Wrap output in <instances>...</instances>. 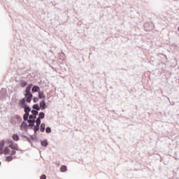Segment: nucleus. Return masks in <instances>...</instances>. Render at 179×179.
<instances>
[{
	"mask_svg": "<svg viewBox=\"0 0 179 179\" xmlns=\"http://www.w3.org/2000/svg\"><path fill=\"white\" fill-rule=\"evenodd\" d=\"M34 118H36V117H34L33 115H31L29 116V120H28L29 124H31V122H34Z\"/></svg>",
	"mask_w": 179,
	"mask_h": 179,
	"instance_id": "9d476101",
	"label": "nucleus"
},
{
	"mask_svg": "<svg viewBox=\"0 0 179 179\" xmlns=\"http://www.w3.org/2000/svg\"><path fill=\"white\" fill-rule=\"evenodd\" d=\"M3 153H4V155H10V150H9V148L6 147L3 150Z\"/></svg>",
	"mask_w": 179,
	"mask_h": 179,
	"instance_id": "0eeeda50",
	"label": "nucleus"
},
{
	"mask_svg": "<svg viewBox=\"0 0 179 179\" xmlns=\"http://www.w3.org/2000/svg\"><path fill=\"white\" fill-rule=\"evenodd\" d=\"M27 82L22 81V82L21 83V86H22V87H24L27 86Z\"/></svg>",
	"mask_w": 179,
	"mask_h": 179,
	"instance_id": "412c9836",
	"label": "nucleus"
},
{
	"mask_svg": "<svg viewBox=\"0 0 179 179\" xmlns=\"http://www.w3.org/2000/svg\"><path fill=\"white\" fill-rule=\"evenodd\" d=\"M36 123V125L40 126V124H41V120H40V118H37Z\"/></svg>",
	"mask_w": 179,
	"mask_h": 179,
	"instance_id": "aec40b11",
	"label": "nucleus"
},
{
	"mask_svg": "<svg viewBox=\"0 0 179 179\" xmlns=\"http://www.w3.org/2000/svg\"><path fill=\"white\" fill-rule=\"evenodd\" d=\"M24 113L25 114H29V113H30V111H31V109H30L29 107H24Z\"/></svg>",
	"mask_w": 179,
	"mask_h": 179,
	"instance_id": "ddd939ff",
	"label": "nucleus"
},
{
	"mask_svg": "<svg viewBox=\"0 0 179 179\" xmlns=\"http://www.w3.org/2000/svg\"><path fill=\"white\" fill-rule=\"evenodd\" d=\"M41 132H44V131H45V124L42 123L41 124Z\"/></svg>",
	"mask_w": 179,
	"mask_h": 179,
	"instance_id": "4468645a",
	"label": "nucleus"
},
{
	"mask_svg": "<svg viewBox=\"0 0 179 179\" xmlns=\"http://www.w3.org/2000/svg\"><path fill=\"white\" fill-rule=\"evenodd\" d=\"M38 99H45V95H44V93L41 91L38 92Z\"/></svg>",
	"mask_w": 179,
	"mask_h": 179,
	"instance_id": "1a4fd4ad",
	"label": "nucleus"
},
{
	"mask_svg": "<svg viewBox=\"0 0 179 179\" xmlns=\"http://www.w3.org/2000/svg\"><path fill=\"white\" fill-rule=\"evenodd\" d=\"M45 178H47V176L45 175H42L41 176V179H45Z\"/></svg>",
	"mask_w": 179,
	"mask_h": 179,
	"instance_id": "393cba45",
	"label": "nucleus"
},
{
	"mask_svg": "<svg viewBox=\"0 0 179 179\" xmlns=\"http://www.w3.org/2000/svg\"><path fill=\"white\" fill-rule=\"evenodd\" d=\"M38 129H40V126H38V125H36L35 127H34V131H38Z\"/></svg>",
	"mask_w": 179,
	"mask_h": 179,
	"instance_id": "5701e85b",
	"label": "nucleus"
},
{
	"mask_svg": "<svg viewBox=\"0 0 179 179\" xmlns=\"http://www.w3.org/2000/svg\"><path fill=\"white\" fill-rule=\"evenodd\" d=\"M32 92H34V93H36V92H40V87H38V86H34L33 87H32Z\"/></svg>",
	"mask_w": 179,
	"mask_h": 179,
	"instance_id": "6e6552de",
	"label": "nucleus"
},
{
	"mask_svg": "<svg viewBox=\"0 0 179 179\" xmlns=\"http://www.w3.org/2000/svg\"><path fill=\"white\" fill-rule=\"evenodd\" d=\"M41 145L42 146H44L45 148H46V146L48 145V143H47V141H42Z\"/></svg>",
	"mask_w": 179,
	"mask_h": 179,
	"instance_id": "6ab92c4d",
	"label": "nucleus"
},
{
	"mask_svg": "<svg viewBox=\"0 0 179 179\" xmlns=\"http://www.w3.org/2000/svg\"><path fill=\"white\" fill-rule=\"evenodd\" d=\"M37 101H38V98H34V102L37 103Z\"/></svg>",
	"mask_w": 179,
	"mask_h": 179,
	"instance_id": "a878e982",
	"label": "nucleus"
},
{
	"mask_svg": "<svg viewBox=\"0 0 179 179\" xmlns=\"http://www.w3.org/2000/svg\"><path fill=\"white\" fill-rule=\"evenodd\" d=\"M40 108L41 110H45V108H47V105L45 104V101H41L40 102Z\"/></svg>",
	"mask_w": 179,
	"mask_h": 179,
	"instance_id": "423d86ee",
	"label": "nucleus"
},
{
	"mask_svg": "<svg viewBox=\"0 0 179 179\" xmlns=\"http://www.w3.org/2000/svg\"><path fill=\"white\" fill-rule=\"evenodd\" d=\"M46 132H47V134H50V132H51V128L47 127V128H46Z\"/></svg>",
	"mask_w": 179,
	"mask_h": 179,
	"instance_id": "b1692460",
	"label": "nucleus"
},
{
	"mask_svg": "<svg viewBox=\"0 0 179 179\" xmlns=\"http://www.w3.org/2000/svg\"><path fill=\"white\" fill-rule=\"evenodd\" d=\"M31 90V85H28L25 90L24 96L26 97V101L27 103H30L31 101V99H33V94H31V92H30Z\"/></svg>",
	"mask_w": 179,
	"mask_h": 179,
	"instance_id": "f257e3e1",
	"label": "nucleus"
},
{
	"mask_svg": "<svg viewBox=\"0 0 179 179\" xmlns=\"http://www.w3.org/2000/svg\"><path fill=\"white\" fill-rule=\"evenodd\" d=\"M28 118H29V113H25L24 115V120L27 121Z\"/></svg>",
	"mask_w": 179,
	"mask_h": 179,
	"instance_id": "a211bd4d",
	"label": "nucleus"
},
{
	"mask_svg": "<svg viewBox=\"0 0 179 179\" xmlns=\"http://www.w3.org/2000/svg\"><path fill=\"white\" fill-rule=\"evenodd\" d=\"M60 170L62 173H65V171H66V170H68V168L66 167V166L65 165H62L60 168Z\"/></svg>",
	"mask_w": 179,
	"mask_h": 179,
	"instance_id": "9b49d317",
	"label": "nucleus"
},
{
	"mask_svg": "<svg viewBox=\"0 0 179 179\" xmlns=\"http://www.w3.org/2000/svg\"><path fill=\"white\" fill-rule=\"evenodd\" d=\"M0 164H1V162H0Z\"/></svg>",
	"mask_w": 179,
	"mask_h": 179,
	"instance_id": "c756f323",
	"label": "nucleus"
},
{
	"mask_svg": "<svg viewBox=\"0 0 179 179\" xmlns=\"http://www.w3.org/2000/svg\"><path fill=\"white\" fill-rule=\"evenodd\" d=\"M31 113H32L33 115H38V111H37V110H31Z\"/></svg>",
	"mask_w": 179,
	"mask_h": 179,
	"instance_id": "4be33fe9",
	"label": "nucleus"
},
{
	"mask_svg": "<svg viewBox=\"0 0 179 179\" xmlns=\"http://www.w3.org/2000/svg\"><path fill=\"white\" fill-rule=\"evenodd\" d=\"M33 108H34V110H36L37 111H40V106H38V104H34L33 106Z\"/></svg>",
	"mask_w": 179,
	"mask_h": 179,
	"instance_id": "2eb2a0df",
	"label": "nucleus"
},
{
	"mask_svg": "<svg viewBox=\"0 0 179 179\" xmlns=\"http://www.w3.org/2000/svg\"><path fill=\"white\" fill-rule=\"evenodd\" d=\"M8 146L10 149H13V150H19V147L16 143H13V141H8Z\"/></svg>",
	"mask_w": 179,
	"mask_h": 179,
	"instance_id": "f03ea898",
	"label": "nucleus"
},
{
	"mask_svg": "<svg viewBox=\"0 0 179 179\" xmlns=\"http://www.w3.org/2000/svg\"><path fill=\"white\" fill-rule=\"evenodd\" d=\"M178 31H179V27H178Z\"/></svg>",
	"mask_w": 179,
	"mask_h": 179,
	"instance_id": "c85d7f7f",
	"label": "nucleus"
},
{
	"mask_svg": "<svg viewBox=\"0 0 179 179\" xmlns=\"http://www.w3.org/2000/svg\"><path fill=\"white\" fill-rule=\"evenodd\" d=\"M19 104L21 106V107H23V108L27 107V103H26V98H23L22 99L20 100Z\"/></svg>",
	"mask_w": 179,
	"mask_h": 179,
	"instance_id": "7ed1b4c3",
	"label": "nucleus"
},
{
	"mask_svg": "<svg viewBox=\"0 0 179 179\" xmlns=\"http://www.w3.org/2000/svg\"><path fill=\"white\" fill-rule=\"evenodd\" d=\"M1 99H5L6 97V90H1L0 91Z\"/></svg>",
	"mask_w": 179,
	"mask_h": 179,
	"instance_id": "39448f33",
	"label": "nucleus"
},
{
	"mask_svg": "<svg viewBox=\"0 0 179 179\" xmlns=\"http://www.w3.org/2000/svg\"><path fill=\"white\" fill-rule=\"evenodd\" d=\"M13 141H15L16 142H17V141H19V136L17 134H13L12 136Z\"/></svg>",
	"mask_w": 179,
	"mask_h": 179,
	"instance_id": "f8f14e48",
	"label": "nucleus"
},
{
	"mask_svg": "<svg viewBox=\"0 0 179 179\" xmlns=\"http://www.w3.org/2000/svg\"><path fill=\"white\" fill-rule=\"evenodd\" d=\"M38 117H39V119L43 120V118L45 117V115L44 114V113L41 112L39 113Z\"/></svg>",
	"mask_w": 179,
	"mask_h": 179,
	"instance_id": "dca6fc26",
	"label": "nucleus"
},
{
	"mask_svg": "<svg viewBox=\"0 0 179 179\" xmlns=\"http://www.w3.org/2000/svg\"><path fill=\"white\" fill-rule=\"evenodd\" d=\"M3 146H5V141H0V155H3Z\"/></svg>",
	"mask_w": 179,
	"mask_h": 179,
	"instance_id": "20e7f679",
	"label": "nucleus"
},
{
	"mask_svg": "<svg viewBox=\"0 0 179 179\" xmlns=\"http://www.w3.org/2000/svg\"><path fill=\"white\" fill-rule=\"evenodd\" d=\"M33 125H34V122H31V123H29V126H30V127H33Z\"/></svg>",
	"mask_w": 179,
	"mask_h": 179,
	"instance_id": "cd10ccee",
	"label": "nucleus"
},
{
	"mask_svg": "<svg viewBox=\"0 0 179 179\" xmlns=\"http://www.w3.org/2000/svg\"><path fill=\"white\" fill-rule=\"evenodd\" d=\"M15 154H16V151L15 150H13L11 153L10 152V155H15Z\"/></svg>",
	"mask_w": 179,
	"mask_h": 179,
	"instance_id": "bb28decb",
	"label": "nucleus"
},
{
	"mask_svg": "<svg viewBox=\"0 0 179 179\" xmlns=\"http://www.w3.org/2000/svg\"><path fill=\"white\" fill-rule=\"evenodd\" d=\"M13 159V157H12V156H8V157H6V162H12Z\"/></svg>",
	"mask_w": 179,
	"mask_h": 179,
	"instance_id": "f3484780",
	"label": "nucleus"
}]
</instances>
